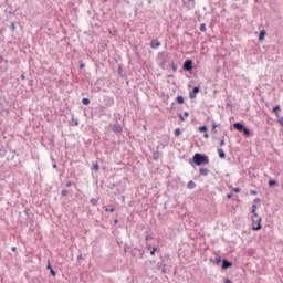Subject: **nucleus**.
<instances>
[{
	"instance_id": "23",
	"label": "nucleus",
	"mask_w": 283,
	"mask_h": 283,
	"mask_svg": "<svg viewBox=\"0 0 283 283\" xmlns=\"http://www.w3.org/2000/svg\"><path fill=\"white\" fill-rule=\"evenodd\" d=\"M180 134H182V132L180 130V128H176V129H175V136H180Z\"/></svg>"
},
{
	"instance_id": "34",
	"label": "nucleus",
	"mask_w": 283,
	"mask_h": 283,
	"mask_svg": "<svg viewBox=\"0 0 283 283\" xmlns=\"http://www.w3.org/2000/svg\"><path fill=\"white\" fill-rule=\"evenodd\" d=\"M179 118H180V120L184 123L185 117L182 116V114H179Z\"/></svg>"
},
{
	"instance_id": "36",
	"label": "nucleus",
	"mask_w": 283,
	"mask_h": 283,
	"mask_svg": "<svg viewBox=\"0 0 283 283\" xmlns=\"http://www.w3.org/2000/svg\"><path fill=\"white\" fill-rule=\"evenodd\" d=\"M66 187H72V181H67Z\"/></svg>"
},
{
	"instance_id": "28",
	"label": "nucleus",
	"mask_w": 283,
	"mask_h": 283,
	"mask_svg": "<svg viewBox=\"0 0 283 283\" xmlns=\"http://www.w3.org/2000/svg\"><path fill=\"white\" fill-rule=\"evenodd\" d=\"M46 269H48L49 271H52V264L50 263V261H48Z\"/></svg>"
},
{
	"instance_id": "6",
	"label": "nucleus",
	"mask_w": 283,
	"mask_h": 283,
	"mask_svg": "<svg viewBox=\"0 0 283 283\" xmlns=\"http://www.w3.org/2000/svg\"><path fill=\"white\" fill-rule=\"evenodd\" d=\"M113 132L115 134H120L123 132V127L120 126V124H118V123L114 124Z\"/></svg>"
},
{
	"instance_id": "9",
	"label": "nucleus",
	"mask_w": 283,
	"mask_h": 283,
	"mask_svg": "<svg viewBox=\"0 0 283 283\" xmlns=\"http://www.w3.org/2000/svg\"><path fill=\"white\" fill-rule=\"evenodd\" d=\"M150 48H151L153 50H157V48H160V41H158V40H153V41L150 42Z\"/></svg>"
},
{
	"instance_id": "22",
	"label": "nucleus",
	"mask_w": 283,
	"mask_h": 283,
	"mask_svg": "<svg viewBox=\"0 0 283 283\" xmlns=\"http://www.w3.org/2000/svg\"><path fill=\"white\" fill-rule=\"evenodd\" d=\"M242 132H243V134H245V136H249V134H250L249 128H247V127H244V126H243Z\"/></svg>"
},
{
	"instance_id": "18",
	"label": "nucleus",
	"mask_w": 283,
	"mask_h": 283,
	"mask_svg": "<svg viewBox=\"0 0 283 283\" xmlns=\"http://www.w3.org/2000/svg\"><path fill=\"white\" fill-rule=\"evenodd\" d=\"M258 209V206H255V205H252V217H255V216H258V212L255 211Z\"/></svg>"
},
{
	"instance_id": "39",
	"label": "nucleus",
	"mask_w": 283,
	"mask_h": 283,
	"mask_svg": "<svg viewBox=\"0 0 283 283\" xmlns=\"http://www.w3.org/2000/svg\"><path fill=\"white\" fill-rule=\"evenodd\" d=\"M62 196H67V191L63 190Z\"/></svg>"
},
{
	"instance_id": "24",
	"label": "nucleus",
	"mask_w": 283,
	"mask_h": 283,
	"mask_svg": "<svg viewBox=\"0 0 283 283\" xmlns=\"http://www.w3.org/2000/svg\"><path fill=\"white\" fill-rule=\"evenodd\" d=\"M199 132H207V125L200 126Z\"/></svg>"
},
{
	"instance_id": "3",
	"label": "nucleus",
	"mask_w": 283,
	"mask_h": 283,
	"mask_svg": "<svg viewBox=\"0 0 283 283\" xmlns=\"http://www.w3.org/2000/svg\"><path fill=\"white\" fill-rule=\"evenodd\" d=\"M184 70H186V72H191L193 70V61L188 60L184 63Z\"/></svg>"
},
{
	"instance_id": "35",
	"label": "nucleus",
	"mask_w": 283,
	"mask_h": 283,
	"mask_svg": "<svg viewBox=\"0 0 283 283\" xmlns=\"http://www.w3.org/2000/svg\"><path fill=\"white\" fill-rule=\"evenodd\" d=\"M223 145H224V139L222 138V139L220 140V147H223Z\"/></svg>"
},
{
	"instance_id": "37",
	"label": "nucleus",
	"mask_w": 283,
	"mask_h": 283,
	"mask_svg": "<svg viewBox=\"0 0 283 283\" xmlns=\"http://www.w3.org/2000/svg\"><path fill=\"white\" fill-rule=\"evenodd\" d=\"M153 249L151 245H147V251H151Z\"/></svg>"
},
{
	"instance_id": "38",
	"label": "nucleus",
	"mask_w": 283,
	"mask_h": 283,
	"mask_svg": "<svg viewBox=\"0 0 283 283\" xmlns=\"http://www.w3.org/2000/svg\"><path fill=\"white\" fill-rule=\"evenodd\" d=\"M205 138H209V133L203 134Z\"/></svg>"
},
{
	"instance_id": "7",
	"label": "nucleus",
	"mask_w": 283,
	"mask_h": 283,
	"mask_svg": "<svg viewBox=\"0 0 283 283\" xmlns=\"http://www.w3.org/2000/svg\"><path fill=\"white\" fill-rule=\"evenodd\" d=\"M233 266V263H231L229 260L223 259L222 260V269H231Z\"/></svg>"
},
{
	"instance_id": "16",
	"label": "nucleus",
	"mask_w": 283,
	"mask_h": 283,
	"mask_svg": "<svg viewBox=\"0 0 283 283\" xmlns=\"http://www.w3.org/2000/svg\"><path fill=\"white\" fill-rule=\"evenodd\" d=\"M200 32H207V24L201 23L199 27Z\"/></svg>"
},
{
	"instance_id": "30",
	"label": "nucleus",
	"mask_w": 283,
	"mask_h": 283,
	"mask_svg": "<svg viewBox=\"0 0 283 283\" xmlns=\"http://www.w3.org/2000/svg\"><path fill=\"white\" fill-rule=\"evenodd\" d=\"M72 120L76 125V127H78V119H74V117H73Z\"/></svg>"
},
{
	"instance_id": "50",
	"label": "nucleus",
	"mask_w": 283,
	"mask_h": 283,
	"mask_svg": "<svg viewBox=\"0 0 283 283\" xmlns=\"http://www.w3.org/2000/svg\"><path fill=\"white\" fill-rule=\"evenodd\" d=\"M228 198H231V195H228Z\"/></svg>"
},
{
	"instance_id": "40",
	"label": "nucleus",
	"mask_w": 283,
	"mask_h": 283,
	"mask_svg": "<svg viewBox=\"0 0 283 283\" xmlns=\"http://www.w3.org/2000/svg\"><path fill=\"white\" fill-rule=\"evenodd\" d=\"M253 196H258V191H251Z\"/></svg>"
},
{
	"instance_id": "12",
	"label": "nucleus",
	"mask_w": 283,
	"mask_h": 283,
	"mask_svg": "<svg viewBox=\"0 0 283 283\" xmlns=\"http://www.w3.org/2000/svg\"><path fill=\"white\" fill-rule=\"evenodd\" d=\"M199 174H200L201 176H209V170H208L207 168H200V169H199Z\"/></svg>"
},
{
	"instance_id": "14",
	"label": "nucleus",
	"mask_w": 283,
	"mask_h": 283,
	"mask_svg": "<svg viewBox=\"0 0 283 283\" xmlns=\"http://www.w3.org/2000/svg\"><path fill=\"white\" fill-rule=\"evenodd\" d=\"M187 189H196V182L195 181H189L187 184Z\"/></svg>"
},
{
	"instance_id": "15",
	"label": "nucleus",
	"mask_w": 283,
	"mask_h": 283,
	"mask_svg": "<svg viewBox=\"0 0 283 283\" xmlns=\"http://www.w3.org/2000/svg\"><path fill=\"white\" fill-rule=\"evenodd\" d=\"M91 205H92L93 207H97V206H98V199L92 198V199H91Z\"/></svg>"
},
{
	"instance_id": "31",
	"label": "nucleus",
	"mask_w": 283,
	"mask_h": 283,
	"mask_svg": "<svg viewBox=\"0 0 283 283\" xmlns=\"http://www.w3.org/2000/svg\"><path fill=\"white\" fill-rule=\"evenodd\" d=\"M171 67H172L174 72H176L177 67H176V64L174 62H171Z\"/></svg>"
},
{
	"instance_id": "52",
	"label": "nucleus",
	"mask_w": 283,
	"mask_h": 283,
	"mask_svg": "<svg viewBox=\"0 0 283 283\" xmlns=\"http://www.w3.org/2000/svg\"><path fill=\"white\" fill-rule=\"evenodd\" d=\"M189 1H195V0H189Z\"/></svg>"
},
{
	"instance_id": "2",
	"label": "nucleus",
	"mask_w": 283,
	"mask_h": 283,
	"mask_svg": "<svg viewBox=\"0 0 283 283\" xmlns=\"http://www.w3.org/2000/svg\"><path fill=\"white\" fill-rule=\"evenodd\" d=\"M252 229L253 231H260L262 229V217L258 214L252 217Z\"/></svg>"
},
{
	"instance_id": "25",
	"label": "nucleus",
	"mask_w": 283,
	"mask_h": 283,
	"mask_svg": "<svg viewBox=\"0 0 283 283\" xmlns=\"http://www.w3.org/2000/svg\"><path fill=\"white\" fill-rule=\"evenodd\" d=\"M156 251H157V248L154 247V248L150 250V255H156Z\"/></svg>"
},
{
	"instance_id": "33",
	"label": "nucleus",
	"mask_w": 283,
	"mask_h": 283,
	"mask_svg": "<svg viewBox=\"0 0 283 283\" xmlns=\"http://www.w3.org/2000/svg\"><path fill=\"white\" fill-rule=\"evenodd\" d=\"M233 191L234 193H240V188H234Z\"/></svg>"
},
{
	"instance_id": "4",
	"label": "nucleus",
	"mask_w": 283,
	"mask_h": 283,
	"mask_svg": "<svg viewBox=\"0 0 283 283\" xmlns=\"http://www.w3.org/2000/svg\"><path fill=\"white\" fill-rule=\"evenodd\" d=\"M159 59L161 61V64L165 65V63L169 62V54L167 52L159 53Z\"/></svg>"
},
{
	"instance_id": "49",
	"label": "nucleus",
	"mask_w": 283,
	"mask_h": 283,
	"mask_svg": "<svg viewBox=\"0 0 283 283\" xmlns=\"http://www.w3.org/2000/svg\"><path fill=\"white\" fill-rule=\"evenodd\" d=\"M21 78H25V76L21 75Z\"/></svg>"
},
{
	"instance_id": "41",
	"label": "nucleus",
	"mask_w": 283,
	"mask_h": 283,
	"mask_svg": "<svg viewBox=\"0 0 283 283\" xmlns=\"http://www.w3.org/2000/svg\"><path fill=\"white\" fill-rule=\"evenodd\" d=\"M224 283H233V282H231V280L227 279V280L224 281Z\"/></svg>"
},
{
	"instance_id": "51",
	"label": "nucleus",
	"mask_w": 283,
	"mask_h": 283,
	"mask_svg": "<svg viewBox=\"0 0 283 283\" xmlns=\"http://www.w3.org/2000/svg\"><path fill=\"white\" fill-rule=\"evenodd\" d=\"M146 240H149V237H146Z\"/></svg>"
},
{
	"instance_id": "13",
	"label": "nucleus",
	"mask_w": 283,
	"mask_h": 283,
	"mask_svg": "<svg viewBox=\"0 0 283 283\" xmlns=\"http://www.w3.org/2000/svg\"><path fill=\"white\" fill-rule=\"evenodd\" d=\"M176 102L179 103V105H182V103H185V97H182V95H178Z\"/></svg>"
},
{
	"instance_id": "10",
	"label": "nucleus",
	"mask_w": 283,
	"mask_h": 283,
	"mask_svg": "<svg viewBox=\"0 0 283 283\" xmlns=\"http://www.w3.org/2000/svg\"><path fill=\"white\" fill-rule=\"evenodd\" d=\"M273 114H275V116H280V112H282V108L280 107V105H276L273 107Z\"/></svg>"
},
{
	"instance_id": "45",
	"label": "nucleus",
	"mask_w": 283,
	"mask_h": 283,
	"mask_svg": "<svg viewBox=\"0 0 283 283\" xmlns=\"http://www.w3.org/2000/svg\"><path fill=\"white\" fill-rule=\"evenodd\" d=\"M80 67H81V69L85 67V64H81Z\"/></svg>"
},
{
	"instance_id": "42",
	"label": "nucleus",
	"mask_w": 283,
	"mask_h": 283,
	"mask_svg": "<svg viewBox=\"0 0 283 283\" xmlns=\"http://www.w3.org/2000/svg\"><path fill=\"white\" fill-rule=\"evenodd\" d=\"M184 116H186V117L189 116V112H185Z\"/></svg>"
},
{
	"instance_id": "1",
	"label": "nucleus",
	"mask_w": 283,
	"mask_h": 283,
	"mask_svg": "<svg viewBox=\"0 0 283 283\" xmlns=\"http://www.w3.org/2000/svg\"><path fill=\"white\" fill-rule=\"evenodd\" d=\"M192 163H195L197 167H200V165H209V157L207 155L197 153L192 157Z\"/></svg>"
},
{
	"instance_id": "20",
	"label": "nucleus",
	"mask_w": 283,
	"mask_h": 283,
	"mask_svg": "<svg viewBox=\"0 0 283 283\" xmlns=\"http://www.w3.org/2000/svg\"><path fill=\"white\" fill-rule=\"evenodd\" d=\"M275 185H277V181H275L274 179H271L269 181V187H275Z\"/></svg>"
},
{
	"instance_id": "47",
	"label": "nucleus",
	"mask_w": 283,
	"mask_h": 283,
	"mask_svg": "<svg viewBox=\"0 0 283 283\" xmlns=\"http://www.w3.org/2000/svg\"><path fill=\"white\" fill-rule=\"evenodd\" d=\"M12 251H17V248H15V247H13V248H12Z\"/></svg>"
},
{
	"instance_id": "29",
	"label": "nucleus",
	"mask_w": 283,
	"mask_h": 283,
	"mask_svg": "<svg viewBox=\"0 0 283 283\" xmlns=\"http://www.w3.org/2000/svg\"><path fill=\"white\" fill-rule=\"evenodd\" d=\"M114 207H112V208H106V211H109V213H114Z\"/></svg>"
},
{
	"instance_id": "17",
	"label": "nucleus",
	"mask_w": 283,
	"mask_h": 283,
	"mask_svg": "<svg viewBox=\"0 0 283 283\" xmlns=\"http://www.w3.org/2000/svg\"><path fill=\"white\" fill-rule=\"evenodd\" d=\"M98 169H101V166H98V163H94L93 164V171H98Z\"/></svg>"
},
{
	"instance_id": "5",
	"label": "nucleus",
	"mask_w": 283,
	"mask_h": 283,
	"mask_svg": "<svg viewBox=\"0 0 283 283\" xmlns=\"http://www.w3.org/2000/svg\"><path fill=\"white\" fill-rule=\"evenodd\" d=\"M198 92H200V87L195 86L193 90L189 93V98H196Z\"/></svg>"
},
{
	"instance_id": "46",
	"label": "nucleus",
	"mask_w": 283,
	"mask_h": 283,
	"mask_svg": "<svg viewBox=\"0 0 283 283\" xmlns=\"http://www.w3.org/2000/svg\"><path fill=\"white\" fill-rule=\"evenodd\" d=\"M53 169H56V164H53Z\"/></svg>"
},
{
	"instance_id": "44",
	"label": "nucleus",
	"mask_w": 283,
	"mask_h": 283,
	"mask_svg": "<svg viewBox=\"0 0 283 283\" xmlns=\"http://www.w3.org/2000/svg\"><path fill=\"white\" fill-rule=\"evenodd\" d=\"M154 159H155V160H158V155H155V156H154Z\"/></svg>"
},
{
	"instance_id": "48",
	"label": "nucleus",
	"mask_w": 283,
	"mask_h": 283,
	"mask_svg": "<svg viewBox=\"0 0 283 283\" xmlns=\"http://www.w3.org/2000/svg\"><path fill=\"white\" fill-rule=\"evenodd\" d=\"M11 28H12V30H14V28H15V27H14V24H13V25H11Z\"/></svg>"
},
{
	"instance_id": "19",
	"label": "nucleus",
	"mask_w": 283,
	"mask_h": 283,
	"mask_svg": "<svg viewBox=\"0 0 283 283\" xmlns=\"http://www.w3.org/2000/svg\"><path fill=\"white\" fill-rule=\"evenodd\" d=\"M265 34H266L265 31H260L259 40L262 41V39H264Z\"/></svg>"
},
{
	"instance_id": "11",
	"label": "nucleus",
	"mask_w": 283,
	"mask_h": 283,
	"mask_svg": "<svg viewBox=\"0 0 283 283\" xmlns=\"http://www.w3.org/2000/svg\"><path fill=\"white\" fill-rule=\"evenodd\" d=\"M217 151L219 154V158H222V159L227 158V154L222 148H218Z\"/></svg>"
},
{
	"instance_id": "21",
	"label": "nucleus",
	"mask_w": 283,
	"mask_h": 283,
	"mask_svg": "<svg viewBox=\"0 0 283 283\" xmlns=\"http://www.w3.org/2000/svg\"><path fill=\"white\" fill-rule=\"evenodd\" d=\"M82 103H83V105H90V98L84 97V98L82 99Z\"/></svg>"
},
{
	"instance_id": "26",
	"label": "nucleus",
	"mask_w": 283,
	"mask_h": 283,
	"mask_svg": "<svg viewBox=\"0 0 283 283\" xmlns=\"http://www.w3.org/2000/svg\"><path fill=\"white\" fill-rule=\"evenodd\" d=\"M50 273H51V275H52L53 277H56V271H54V269H51V270H50Z\"/></svg>"
},
{
	"instance_id": "8",
	"label": "nucleus",
	"mask_w": 283,
	"mask_h": 283,
	"mask_svg": "<svg viewBox=\"0 0 283 283\" xmlns=\"http://www.w3.org/2000/svg\"><path fill=\"white\" fill-rule=\"evenodd\" d=\"M234 129H237V132H242L244 129V124L237 122L233 124Z\"/></svg>"
},
{
	"instance_id": "32",
	"label": "nucleus",
	"mask_w": 283,
	"mask_h": 283,
	"mask_svg": "<svg viewBox=\"0 0 283 283\" xmlns=\"http://www.w3.org/2000/svg\"><path fill=\"white\" fill-rule=\"evenodd\" d=\"M279 123H280L281 127H283V117L279 118Z\"/></svg>"
},
{
	"instance_id": "27",
	"label": "nucleus",
	"mask_w": 283,
	"mask_h": 283,
	"mask_svg": "<svg viewBox=\"0 0 283 283\" xmlns=\"http://www.w3.org/2000/svg\"><path fill=\"white\" fill-rule=\"evenodd\" d=\"M1 63H8V60L3 59V56H0V64Z\"/></svg>"
},
{
	"instance_id": "43",
	"label": "nucleus",
	"mask_w": 283,
	"mask_h": 283,
	"mask_svg": "<svg viewBox=\"0 0 283 283\" xmlns=\"http://www.w3.org/2000/svg\"><path fill=\"white\" fill-rule=\"evenodd\" d=\"M154 159H155V160H158V155H155V156H154Z\"/></svg>"
}]
</instances>
